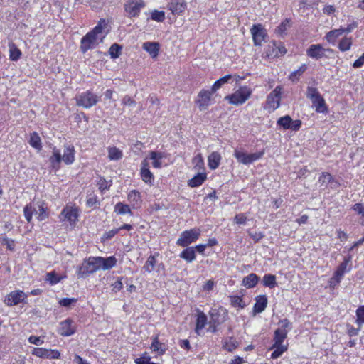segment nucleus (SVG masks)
<instances>
[{"mask_svg": "<svg viewBox=\"0 0 364 364\" xmlns=\"http://www.w3.org/2000/svg\"><path fill=\"white\" fill-rule=\"evenodd\" d=\"M21 55V50L14 44L9 45V58L11 60L16 61Z\"/></svg>", "mask_w": 364, "mask_h": 364, "instance_id": "obj_41", "label": "nucleus"}, {"mask_svg": "<svg viewBox=\"0 0 364 364\" xmlns=\"http://www.w3.org/2000/svg\"><path fill=\"white\" fill-rule=\"evenodd\" d=\"M121 50H122V46L117 43H114L109 48V53L111 58L115 59L119 56Z\"/></svg>", "mask_w": 364, "mask_h": 364, "instance_id": "obj_48", "label": "nucleus"}, {"mask_svg": "<svg viewBox=\"0 0 364 364\" xmlns=\"http://www.w3.org/2000/svg\"><path fill=\"white\" fill-rule=\"evenodd\" d=\"M49 161L53 168H59L60 164L63 161V159L60 151L55 147L53 149V154L50 157Z\"/></svg>", "mask_w": 364, "mask_h": 364, "instance_id": "obj_28", "label": "nucleus"}, {"mask_svg": "<svg viewBox=\"0 0 364 364\" xmlns=\"http://www.w3.org/2000/svg\"><path fill=\"white\" fill-rule=\"evenodd\" d=\"M318 183L320 184V186H325L326 187L330 183H335V186H332V188H336L338 187L339 183L337 181H336L333 177L329 173L323 172L320 176L318 178Z\"/></svg>", "mask_w": 364, "mask_h": 364, "instance_id": "obj_21", "label": "nucleus"}, {"mask_svg": "<svg viewBox=\"0 0 364 364\" xmlns=\"http://www.w3.org/2000/svg\"><path fill=\"white\" fill-rule=\"evenodd\" d=\"M291 122V117L289 115L280 117L277 120V125L282 127L284 129H289Z\"/></svg>", "mask_w": 364, "mask_h": 364, "instance_id": "obj_44", "label": "nucleus"}, {"mask_svg": "<svg viewBox=\"0 0 364 364\" xmlns=\"http://www.w3.org/2000/svg\"><path fill=\"white\" fill-rule=\"evenodd\" d=\"M99 269L97 257H90L87 260H85L82 264L79 267L77 276L79 277H85L87 275L93 274Z\"/></svg>", "mask_w": 364, "mask_h": 364, "instance_id": "obj_7", "label": "nucleus"}, {"mask_svg": "<svg viewBox=\"0 0 364 364\" xmlns=\"http://www.w3.org/2000/svg\"><path fill=\"white\" fill-rule=\"evenodd\" d=\"M47 280L51 284H55L60 282V278L54 272H48L47 274Z\"/></svg>", "mask_w": 364, "mask_h": 364, "instance_id": "obj_55", "label": "nucleus"}, {"mask_svg": "<svg viewBox=\"0 0 364 364\" xmlns=\"http://www.w3.org/2000/svg\"><path fill=\"white\" fill-rule=\"evenodd\" d=\"M32 354L41 358L58 359L60 357V353L58 350L43 348H35Z\"/></svg>", "mask_w": 364, "mask_h": 364, "instance_id": "obj_11", "label": "nucleus"}, {"mask_svg": "<svg viewBox=\"0 0 364 364\" xmlns=\"http://www.w3.org/2000/svg\"><path fill=\"white\" fill-rule=\"evenodd\" d=\"M206 179V174L204 173H198L188 182L189 186L194 188L200 186Z\"/></svg>", "mask_w": 364, "mask_h": 364, "instance_id": "obj_31", "label": "nucleus"}, {"mask_svg": "<svg viewBox=\"0 0 364 364\" xmlns=\"http://www.w3.org/2000/svg\"><path fill=\"white\" fill-rule=\"evenodd\" d=\"M291 26V21L289 18H286L284 21H282L279 26L277 28V32L282 35L285 33V31L290 28Z\"/></svg>", "mask_w": 364, "mask_h": 364, "instance_id": "obj_49", "label": "nucleus"}, {"mask_svg": "<svg viewBox=\"0 0 364 364\" xmlns=\"http://www.w3.org/2000/svg\"><path fill=\"white\" fill-rule=\"evenodd\" d=\"M282 87L277 86L267 96V103L270 108L276 109L279 107L281 99Z\"/></svg>", "mask_w": 364, "mask_h": 364, "instance_id": "obj_12", "label": "nucleus"}, {"mask_svg": "<svg viewBox=\"0 0 364 364\" xmlns=\"http://www.w3.org/2000/svg\"><path fill=\"white\" fill-rule=\"evenodd\" d=\"M159 255V253H156L154 255H150L144 267H143V269L148 272V273H151L155 268V266H156V257Z\"/></svg>", "mask_w": 364, "mask_h": 364, "instance_id": "obj_32", "label": "nucleus"}, {"mask_svg": "<svg viewBox=\"0 0 364 364\" xmlns=\"http://www.w3.org/2000/svg\"><path fill=\"white\" fill-rule=\"evenodd\" d=\"M255 304L254 305V312L261 313L262 312L267 305V298L265 295L257 296L255 299Z\"/></svg>", "mask_w": 364, "mask_h": 364, "instance_id": "obj_24", "label": "nucleus"}, {"mask_svg": "<svg viewBox=\"0 0 364 364\" xmlns=\"http://www.w3.org/2000/svg\"><path fill=\"white\" fill-rule=\"evenodd\" d=\"M264 154V150L249 154L243 149H235L233 156L238 163L243 165H250L260 159Z\"/></svg>", "mask_w": 364, "mask_h": 364, "instance_id": "obj_3", "label": "nucleus"}, {"mask_svg": "<svg viewBox=\"0 0 364 364\" xmlns=\"http://www.w3.org/2000/svg\"><path fill=\"white\" fill-rule=\"evenodd\" d=\"M26 294L22 291H14L11 292L6 299V303L8 306H14L23 301Z\"/></svg>", "mask_w": 364, "mask_h": 364, "instance_id": "obj_16", "label": "nucleus"}, {"mask_svg": "<svg viewBox=\"0 0 364 364\" xmlns=\"http://www.w3.org/2000/svg\"><path fill=\"white\" fill-rule=\"evenodd\" d=\"M140 193L136 190L131 191L128 194V200L137 204L140 201Z\"/></svg>", "mask_w": 364, "mask_h": 364, "instance_id": "obj_52", "label": "nucleus"}, {"mask_svg": "<svg viewBox=\"0 0 364 364\" xmlns=\"http://www.w3.org/2000/svg\"><path fill=\"white\" fill-rule=\"evenodd\" d=\"M196 252L193 247H187L183 250L181 254L180 257L186 260L187 262H192L196 259Z\"/></svg>", "mask_w": 364, "mask_h": 364, "instance_id": "obj_29", "label": "nucleus"}, {"mask_svg": "<svg viewBox=\"0 0 364 364\" xmlns=\"http://www.w3.org/2000/svg\"><path fill=\"white\" fill-rule=\"evenodd\" d=\"M325 49L320 44H313L306 50V55L314 59L318 60L324 56Z\"/></svg>", "mask_w": 364, "mask_h": 364, "instance_id": "obj_15", "label": "nucleus"}, {"mask_svg": "<svg viewBox=\"0 0 364 364\" xmlns=\"http://www.w3.org/2000/svg\"><path fill=\"white\" fill-rule=\"evenodd\" d=\"M77 299L74 298H63L59 301V304L62 306L69 307L71 304L75 303Z\"/></svg>", "mask_w": 364, "mask_h": 364, "instance_id": "obj_57", "label": "nucleus"}, {"mask_svg": "<svg viewBox=\"0 0 364 364\" xmlns=\"http://www.w3.org/2000/svg\"><path fill=\"white\" fill-rule=\"evenodd\" d=\"M287 333L288 332L284 331V330L276 329L274 336V344L283 345L282 343L287 338Z\"/></svg>", "mask_w": 364, "mask_h": 364, "instance_id": "obj_36", "label": "nucleus"}, {"mask_svg": "<svg viewBox=\"0 0 364 364\" xmlns=\"http://www.w3.org/2000/svg\"><path fill=\"white\" fill-rule=\"evenodd\" d=\"M232 78V76L231 75H226L223 77H220L218 80L215 82V83L213 85L211 89L212 92H216L223 85L228 83L230 80Z\"/></svg>", "mask_w": 364, "mask_h": 364, "instance_id": "obj_37", "label": "nucleus"}, {"mask_svg": "<svg viewBox=\"0 0 364 364\" xmlns=\"http://www.w3.org/2000/svg\"><path fill=\"white\" fill-rule=\"evenodd\" d=\"M167 6L173 14L180 16L187 9V3L185 0H171Z\"/></svg>", "mask_w": 364, "mask_h": 364, "instance_id": "obj_13", "label": "nucleus"}, {"mask_svg": "<svg viewBox=\"0 0 364 364\" xmlns=\"http://www.w3.org/2000/svg\"><path fill=\"white\" fill-rule=\"evenodd\" d=\"M221 160V156L220 154L217 152L214 151L211 153L208 156V166L211 170L216 169L219 165Z\"/></svg>", "mask_w": 364, "mask_h": 364, "instance_id": "obj_27", "label": "nucleus"}, {"mask_svg": "<svg viewBox=\"0 0 364 364\" xmlns=\"http://www.w3.org/2000/svg\"><path fill=\"white\" fill-rule=\"evenodd\" d=\"M301 124H302V122L301 120H299V119L293 120L291 119L289 129H291L294 131H298L301 128Z\"/></svg>", "mask_w": 364, "mask_h": 364, "instance_id": "obj_64", "label": "nucleus"}, {"mask_svg": "<svg viewBox=\"0 0 364 364\" xmlns=\"http://www.w3.org/2000/svg\"><path fill=\"white\" fill-rule=\"evenodd\" d=\"M348 259H345L342 263L339 264L337 269L333 274V279H336V283H340L344 274L348 272L347 266L349 262ZM350 269H348L349 271Z\"/></svg>", "mask_w": 364, "mask_h": 364, "instance_id": "obj_22", "label": "nucleus"}, {"mask_svg": "<svg viewBox=\"0 0 364 364\" xmlns=\"http://www.w3.org/2000/svg\"><path fill=\"white\" fill-rule=\"evenodd\" d=\"M151 18L157 22H163L165 20V13L162 11L154 10L151 14Z\"/></svg>", "mask_w": 364, "mask_h": 364, "instance_id": "obj_51", "label": "nucleus"}, {"mask_svg": "<svg viewBox=\"0 0 364 364\" xmlns=\"http://www.w3.org/2000/svg\"><path fill=\"white\" fill-rule=\"evenodd\" d=\"M100 269L108 270L117 264V259L114 256L108 257H97Z\"/></svg>", "mask_w": 364, "mask_h": 364, "instance_id": "obj_17", "label": "nucleus"}, {"mask_svg": "<svg viewBox=\"0 0 364 364\" xmlns=\"http://www.w3.org/2000/svg\"><path fill=\"white\" fill-rule=\"evenodd\" d=\"M250 32L255 46H261L267 36V31L260 23L254 24L250 29Z\"/></svg>", "mask_w": 364, "mask_h": 364, "instance_id": "obj_10", "label": "nucleus"}, {"mask_svg": "<svg viewBox=\"0 0 364 364\" xmlns=\"http://www.w3.org/2000/svg\"><path fill=\"white\" fill-rule=\"evenodd\" d=\"M252 92L250 87L242 86L232 94L225 96V100H227L230 105L239 106L244 104L250 97Z\"/></svg>", "mask_w": 364, "mask_h": 364, "instance_id": "obj_2", "label": "nucleus"}, {"mask_svg": "<svg viewBox=\"0 0 364 364\" xmlns=\"http://www.w3.org/2000/svg\"><path fill=\"white\" fill-rule=\"evenodd\" d=\"M262 284L264 287L270 289L274 288L277 286L276 277L272 274H267L263 277Z\"/></svg>", "mask_w": 364, "mask_h": 364, "instance_id": "obj_33", "label": "nucleus"}, {"mask_svg": "<svg viewBox=\"0 0 364 364\" xmlns=\"http://www.w3.org/2000/svg\"><path fill=\"white\" fill-rule=\"evenodd\" d=\"M75 149L72 145L65 146L62 159L65 164H71L75 161Z\"/></svg>", "mask_w": 364, "mask_h": 364, "instance_id": "obj_20", "label": "nucleus"}, {"mask_svg": "<svg viewBox=\"0 0 364 364\" xmlns=\"http://www.w3.org/2000/svg\"><path fill=\"white\" fill-rule=\"evenodd\" d=\"M59 333L63 336H70L75 333V328L73 326V321L71 319L67 318L66 320L60 322Z\"/></svg>", "mask_w": 364, "mask_h": 364, "instance_id": "obj_14", "label": "nucleus"}, {"mask_svg": "<svg viewBox=\"0 0 364 364\" xmlns=\"http://www.w3.org/2000/svg\"><path fill=\"white\" fill-rule=\"evenodd\" d=\"M200 232L201 231L199 228L185 230L181 233L176 244L181 247H188L190 244L196 242L199 238Z\"/></svg>", "mask_w": 364, "mask_h": 364, "instance_id": "obj_6", "label": "nucleus"}, {"mask_svg": "<svg viewBox=\"0 0 364 364\" xmlns=\"http://www.w3.org/2000/svg\"><path fill=\"white\" fill-rule=\"evenodd\" d=\"M144 7L145 3L143 0H129L124 4V10L130 18L138 16L141 9Z\"/></svg>", "mask_w": 364, "mask_h": 364, "instance_id": "obj_9", "label": "nucleus"}, {"mask_svg": "<svg viewBox=\"0 0 364 364\" xmlns=\"http://www.w3.org/2000/svg\"><path fill=\"white\" fill-rule=\"evenodd\" d=\"M23 214L28 223L31 221L33 214L37 215V219L40 221L44 220L48 217L46 208L43 206V203H38L36 207L31 204L26 205L23 208Z\"/></svg>", "mask_w": 364, "mask_h": 364, "instance_id": "obj_4", "label": "nucleus"}, {"mask_svg": "<svg viewBox=\"0 0 364 364\" xmlns=\"http://www.w3.org/2000/svg\"><path fill=\"white\" fill-rule=\"evenodd\" d=\"M214 93L215 92H212V89L210 90L203 89L198 92L196 103L200 111L207 109L212 104Z\"/></svg>", "mask_w": 364, "mask_h": 364, "instance_id": "obj_8", "label": "nucleus"}, {"mask_svg": "<svg viewBox=\"0 0 364 364\" xmlns=\"http://www.w3.org/2000/svg\"><path fill=\"white\" fill-rule=\"evenodd\" d=\"M100 97L91 90H87L75 97L76 105L85 109L95 106L100 100Z\"/></svg>", "mask_w": 364, "mask_h": 364, "instance_id": "obj_5", "label": "nucleus"}, {"mask_svg": "<svg viewBox=\"0 0 364 364\" xmlns=\"http://www.w3.org/2000/svg\"><path fill=\"white\" fill-rule=\"evenodd\" d=\"M151 348L153 351L158 353L159 355H163L166 351V349L162 348V343H159L158 336L153 338Z\"/></svg>", "mask_w": 364, "mask_h": 364, "instance_id": "obj_42", "label": "nucleus"}, {"mask_svg": "<svg viewBox=\"0 0 364 364\" xmlns=\"http://www.w3.org/2000/svg\"><path fill=\"white\" fill-rule=\"evenodd\" d=\"M141 177L146 183L152 184L154 181V175L149 169V164L145 159L141 162Z\"/></svg>", "mask_w": 364, "mask_h": 364, "instance_id": "obj_19", "label": "nucleus"}, {"mask_svg": "<svg viewBox=\"0 0 364 364\" xmlns=\"http://www.w3.org/2000/svg\"><path fill=\"white\" fill-rule=\"evenodd\" d=\"M356 323L359 326L364 324V306L358 307L356 310Z\"/></svg>", "mask_w": 364, "mask_h": 364, "instance_id": "obj_50", "label": "nucleus"}, {"mask_svg": "<svg viewBox=\"0 0 364 364\" xmlns=\"http://www.w3.org/2000/svg\"><path fill=\"white\" fill-rule=\"evenodd\" d=\"M311 101L316 112L324 113L327 112L325 100L322 96L314 98Z\"/></svg>", "mask_w": 364, "mask_h": 364, "instance_id": "obj_25", "label": "nucleus"}, {"mask_svg": "<svg viewBox=\"0 0 364 364\" xmlns=\"http://www.w3.org/2000/svg\"><path fill=\"white\" fill-rule=\"evenodd\" d=\"M259 277L254 273H251L248 274L247 277H245L242 279V284L246 288H252L256 286L259 280Z\"/></svg>", "mask_w": 364, "mask_h": 364, "instance_id": "obj_26", "label": "nucleus"}, {"mask_svg": "<svg viewBox=\"0 0 364 364\" xmlns=\"http://www.w3.org/2000/svg\"><path fill=\"white\" fill-rule=\"evenodd\" d=\"M207 323V316L203 312L200 311L198 312L197 315V319H196V333L198 335H200V331L202 330Z\"/></svg>", "mask_w": 364, "mask_h": 364, "instance_id": "obj_30", "label": "nucleus"}, {"mask_svg": "<svg viewBox=\"0 0 364 364\" xmlns=\"http://www.w3.org/2000/svg\"><path fill=\"white\" fill-rule=\"evenodd\" d=\"M306 65L305 64H303L299 68L298 70L291 73L289 79L293 82L297 80L299 76H301L306 71Z\"/></svg>", "mask_w": 364, "mask_h": 364, "instance_id": "obj_47", "label": "nucleus"}, {"mask_svg": "<svg viewBox=\"0 0 364 364\" xmlns=\"http://www.w3.org/2000/svg\"><path fill=\"white\" fill-rule=\"evenodd\" d=\"M164 157V155L161 152L157 151H151L150 153V159L153 161L152 166L154 168H159L161 167V159Z\"/></svg>", "mask_w": 364, "mask_h": 364, "instance_id": "obj_35", "label": "nucleus"}, {"mask_svg": "<svg viewBox=\"0 0 364 364\" xmlns=\"http://www.w3.org/2000/svg\"><path fill=\"white\" fill-rule=\"evenodd\" d=\"M142 48L149 53L151 58H156L159 55V44L156 42H145Z\"/></svg>", "mask_w": 364, "mask_h": 364, "instance_id": "obj_23", "label": "nucleus"}, {"mask_svg": "<svg viewBox=\"0 0 364 364\" xmlns=\"http://www.w3.org/2000/svg\"><path fill=\"white\" fill-rule=\"evenodd\" d=\"M151 358L149 356H141L135 360L136 364H156L150 361Z\"/></svg>", "mask_w": 364, "mask_h": 364, "instance_id": "obj_59", "label": "nucleus"}, {"mask_svg": "<svg viewBox=\"0 0 364 364\" xmlns=\"http://www.w3.org/2000/svg\"><path fill=\"white\" fill-rule=\"evenodd\" d=\"M193 163L195 165V166L198 167L199 168H202L203 166V159L200 154L196 155L193 159Z\"/></svg>", "mask_w": 364, "mask_h": 364, "instance_id": "obj_60", "label": "nucleus"}, {"mask_svg": "<svg viewBox=\"0 0 364 364\" xmlns=\"http://www.w3.org/2000/svg\"><path fill=\"white\" fill-rule=\"evenodd\" d=\"M249 235L255 242H258L261 239H262L264 237V235L262 232H251Z\"/></svg>", "mask_w": 364, "mask_h": 364, "instance_id": "obj_62", "label": "nucleus"}, {"mask_svg": "<svg viewBox=\"0 0 364 364\" xmlns=\"http://www.w3.org/2000/svg\"><path fill=\"white\" fill-rule=\"evenodd\" d=\"M29 144L32 147L38 151L41 150L42 149L41 138L38 133L35 132L31 134Z\"/></svg>", "mask_w": 364, "mask_h": 364, "instance_id": "obj_34", "label": "nucleus"}, {"mask_svg": "<svg viewBox=\"0 0 364 364\" xmlns=\"http://www.w3.org/2000/svg\"><path fill=\"white\" fill-rule=\"evenodd\" d=\"M99 205V203L97 201V198L95 196H90L87 199V205L88 207H94L96 208Z\"/></svg>", "mask_w": 364, "mask_h": 364, "instance_id": "obj_61", "label": "nucleus"}, {"mask_svg": "<svg viewBox=\"0 0 364 364\" xmlns=\"http://www.w3.org/2000/svg\"><path fill=\"white\" fill-rule=\"evenodd\" d=\"M352 209L361 215V225H364V205L361 203H355Z\"/></svg>", "mask_w": 364, "mask_h": 364, "instance_id": "obj_54", "label": "nucleus"}, {"mask_svg": "<svg viewBox=\"0 0 364 364\" xmlns=\"http://www.w3.org/2000/svg\"><path fill=\"white\" fill-rule=\"evenodd\" d=\"M273 53L271 55L279 56L284 55L287 53V49L281 43L278 44L273 43Z\"/></svg>", "mask_w": 364, "mask_h": 364, "instance_id": "obj_45", "label": "nucleus"}, {"mask_svg": "<svg viewBox=\"0 0 364 364\" xmlns=\"http://www.w3.org/2000/svg\"><path fill=\"white\" fill-rule=\"evenodd\" d=\"M321 94L318 91L317 88L314 87H308L306 90V97L312 100L314 98H318V97H321Z\"/></svg>", "mask_w": 364, "mask_h": 364, "instance_id": "obj_53", "label": "nucleus"}, {"mask_svg": "<svg viewBox=\"0 0 364 364\" xmlns=\"http://www.w3.org/2000/svg\"><path fill=\"white\" fill-rule=\"evenodd\" d=\"M352 40L350 38H343L338 44V48L341 51H347L350 49Z\"/></svg>", "mask_w": 364, "mask_h": 364, "instance_id": "obj_46", "label": "nucleus"}, {"mask_svg": "<svg viewBox=\"0 0 364 364\" xmlns=\"http://www.w3.org/2000/svg\"><path fill=\"white\" fill-rule=\"evenodd\" d=\"M279 325L280 326L279 328H277L279 330H284V331L288 332V331L291 329V323L287 318L279 321Z\"/></svg>", "mask_w": 364, "mask_h": 364, "instance_id": "obj_56", "label": "nucleus"}, {"mask_svg": "<svg viewBox=\"0 0 364 364\" xmlns=\"http://www.w3.org/2000/svg\"><path fill=\"white\" fill-rule=\"evenodd\" d=\"M64 219L68 220L70 224H74L77 220L78 210L76 208L66 206L61 212Z\"/></svg>", "mask_w": 364, "mask_h": 364, "instance_id": "obj_18", "label": "nucleus"}, {"mask_svg": "<svg viewBox=\"0 0 364 364\" xmlns=\"http://www.w3.org/2000/svg\"><path fill=\"white\" fill-rule=\"evenodd\" d=\"M114 211L118 214L123 215L129 213L132 215V212L128 205L123 204L122 203H118L114 206Z\"/></svg>", "mask_w": 364, "mask_h": 364, "instance_id": "obj_43", "label": "nucleus"}, {"mask_svg": "<svg viewBox=\"0 0 364 364\" xmlns=\"http://www.w3.org/2000/svg\"><path fill=\"white\" fill-rule=\"evenodd\" d=\"M107 24L105 19H100L97 25L88 32L80 41V50L85 53L87 50L93 49L100 43H102L107 32L104 33Z\"/></svg>", "mask_w": 364, "mask_h": 364, "instance_id": "obj_1", "label": "nucleus"}, {"mask_svg": "<svg viewBox=\"0 0 364 364\" xmlns=\"http://www.w3.org/2000/svg\"><path fill=\"white\" fill-rule=\"evenodd\" d=\"M247 217L243 213L237 214L235 217V221L237 224L243 225L246 223Z\"/></svg>", "mask_w": 364, "mask_h": 364, "instance_id": "obj_63", "label": "nucleus"}, {"mask_svg": "<svg viewBox=\"0 0 364 364\" xmlns=\"http://www.w3.org/2000/svg\"><path fill=\"white\" fill-rule=\"evenodd\" d=\"M237 347V343L235 341H226L223 344V348L229 352L233 351Z\"/></svg>", "mask_w": 364, "mask_h": 364, "instance_id": "obj_58", "label": "nucleus"}, {"mask_svg": "<svg viewBox=\"0 0 364 364\" xmlns=\"http://www.w3.org/2000/svg\"><path fill=\"white\" fill-rule=\"evenodd\" d=\"M230 304L235 308L244 309L247 304L243 301L241 296H229Z\"/></svg>", "mask_w": 364, "mask_h": 364, "instance_id": "obj_39", "label": "nucleus"}, {"mask_svg": "<svg viewBox=\"0 0 364 364\" xmlns=\"http://www.w3.org/2000/svg\"><path fill=\"white\" fill-rule=\"evenodd\" d=\"M108 157L110 160H119L122 157V152L118 148L113 146L108 148Z\"/></svg>", "mask_w": 364, "mask_h": 364, "instance_id": "obj_40", "label": "nucleus"}, {"mask_svg": "<svg viewBox=\"0 0 364 364\" xmlns=\"http://www.w3.org/2000/svg\"><path fill=\"white\" fill-rule=\"evenodd\" d=\"M273 348H275V350L272 352L271 358L272 359H277L287 350V346L273 344V346L271 347V349Z\"/></svg>", "mask_w": 364, "mask_h": 364, "instance_id": "obj_38", "label": "nucleus"}]
</instances>
